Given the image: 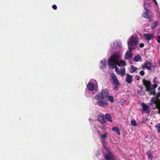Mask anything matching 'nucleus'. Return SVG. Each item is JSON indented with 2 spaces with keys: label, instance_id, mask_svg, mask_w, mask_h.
<instances>
[{
  "label": "nucleus",
  "instance_id": "nucleus-27",
  "mask_svg": "<svg viewBox=\"0 0 160 160\" xmlns=\"http://www.w3.org/2000/svg\"><path fill=\"white\" fill-rule=\"evenodd\" d=\"M108 100L111 102L113 103L114 102V100L113 97L112 96H109L108 97Z\"/></svg>",
  "mask_w": 160,
  "mask_h": 160
},
{
  "label": "nucleus",
  "instance_id": "nucleus-9",
  "mask_svg": "<svg viewBox=\"0 0 160 160\" xmlns=\"http://www.w3.org/2000/svg\"><path fill=\"white\" fill-rule=\"evenodd\" d=\"M154 38V35L153 34L145 33L143 34V38L144 40L148 42L150 40Z\"/></svg>",
  "mask_w": 160,
  "mask_h": 160
},
{
  "label": "nucleus",
  "instance_id": "nucleus-6",
  "mask_svg": "<svg viewBox=\"0 0 160 160\" xmlns=\"http://www.w3.org/2000/svg\"><path fill=\"white\" fill-rule=\"evenodd\" d=\"M151 4L150 3H146L144 2L143 6L145 11L144 13L142 14V16L143 17L146 18H148L149 17L148 14L150 12V10L146 8V7L148 6V7L151 6Z\"/></svg>",
  "mask_w": 160,
  "mask_h": 160
},
{
  "label": "nucleus",
  "instance_id": "nucleus-23",
  "mask_svg": "<svg viewBox=\"0 0 160 160\" xmlns=\"http://www.w3.org/2000/svg\"><path fill=\"white\" fill-rule=\"evenodd\" d=\"M105 117L106 118L108 121L109 122H112V118L110 114L108 113L106 114L105 115Z\"/></svg>",
  "mask_w": 160,
  "mask_h": 160
},
{
  "label": "nucleus",
  "instance_id": "nucleus-1",
  "mask_svg": "<svg viewBox=\"0 0 160 160\" xmlns=\"http://www.w3.org/2000/svg\"><path fill=\"white\" fill-rule=\"evenodd\" d=\"M120 54H113L108 60V65L110 69L115 68V71L117 74H120V72L116 63L120 58Z\"/></svg>",
  "mask_w": 160,
  "mask_h": 160
},
{
  "label": "nucleus",
  "instance_id": "nucleus-30",
  "mask_svg": "<svg viewBox=\"0 0 160 160\" xmlns=\"http://www.w3.org/2000/svg\"><path fill=\"white\" fill-rule=\"evenodd\" d=\"M125 69H122L120 71V74L122 77H123V76L125 73Z\"/></svg>",
  "mask_w": 160,
  "mask_h": 160
},
{
  "label": "nucleus",
  "instance_id": "nucleus-2",
  "mask_svg": "<svg viewBox=\"0 0 160 160\" xmlns=\"http://www.w3.org/2000/svg\"><path fill=\"white\" fill-rule=\"evenodd\" d=\"M139 43V39L136 37L132 35L128 39V48L130 50L135 49Z\"/></svg>",
  "mask_w": 160,
  "mask_h": 160
},
{
  "label": "nucleus",
  "instance_id": "nucleus-22",
  "mask_svg": "<svg viewBox=\"0 0 160 160\" xmlns=\"http://www.w3.org/2000/svg\"><path fill=\"white\" fill-rule=\"evenodd\" d=\"M159 22L158 21L154 22L152 25L151 26V29L152 30L155 29L158 25Z\"/></svg>",
  "mask_w": 160,
  "mask_h": 160
},
{
  "label": "nucleus",
  "instance_id": "nucleus-18",
  "mask_svg": "<svg viewBox=\"0 0 160 160\" xmlns=\"http://www.w3.org/2000/svg\"><path fill=\"white\" fill-rule=\"evenodd\" d=\"M98 119L100 122L102 124L105 123V120L104 118V115L103 114L100 113L98 116Z\"/></svg>",
  "mask_w": 160,
  "mask_h": 160
},
{
  "label": "nucleus",
  "instance_id": "nucleus-26",
  "mask_svg": "<svg viewBox=\"0 0 160 160\" xmlns=\"http://www.w3.org/2000/svg\"><path fill=\"white\" fill-rule=\"evenodd\" d=\"M137 70V68L133 66L132 65L130 67V72L131 73H133L134 72Z\"/></svg>",
  "mask_w": 160,
  "mask_h": 160
},
{
  "label": "nucleus",
  "instance_id": "nucleus-10",
  "mask_svg": "<svg viewBox=\"0 0 160 160\" xmlns=\"http://www.w3.org/2000/svg\"><path fill=\"white\" fill-rule=\"evenodd\" d=\"M97 104L99 106H102L103 107H107L108 106V103L106 101H104L102 100L98 101L97 102Z\"/></svg>",
  "mask_w": 160,
  "mask_h": 160
},
{
  "label": "nucleus",
  "instance_id": "nucleus-35",
  "mask_svg": "<svg viewBox=\"0 0 160 160\" xmlns=\"http://www.w3.org/2000/svg\"><path fill=\"white\" fill-rule=\"evenodd\" d=\"M157 41L158 43H160V36H158V38Z\"/></svg>",
  "mask_w": 160,
  "mask_h": 160
},
{
  "label": "nucleus",
  "instance_id": "nucleus-33",
  "mask_svg": "<svg viewBox=\"0 0 160 160\" xmlns=\"http://www.w3.org/2000/svg\"><path fill=\"white\" fill-rule=\"evenodd\" d=\"M144 44L143 43H142L139 44V46L140 48H142L144 47Z\"/></svg>",
  "mask_w": 160,
  "mask_h": 160
},
{
  "label": "nucleus",
  "instance_id": "nucleus-14",
  "mask_svg": "<svg viewBox=\"0 0 160 160\" xmlns=\"http://www.w3.org/2000/svg\"><path fill=\"white\" fill-rule=\"evenodd\" d=\"M132 50H130V49H129V50H128L127 51L125 57V59H131L132 57V54L131 52Z\"/></svg>",
  "mask_w": 160,
  "mask_h": 160
},
{
  "label": "nucleus",
  "instance_id": "nucleus-32",
  "mask_svg": "<svg viewBox=\"0 0 160 160\" xmlns=\"http://www.w3.org/2000/svg\"><path fill=\"white\" fill-rule=\"evenodd\" d=\"M139 74L141 75V76H143V75H144L145 74V72H144V71L143 70H142V71H141L139 72Z\"/></svg>",
  "mask_w": 160,
  "mask_h": 160
},
{
  "label": "nucleus",
  "instance_id": "nucleus-5",
  "mask_svg": "<svg viewBox=\"0 0 160 160\" xmlns=\"http://www.w3.org/2000/svg\"><path fill=\"white\" fill-rule=\"evenodd\" d=\"M116 43L117 47V48H115L114 51L115 52L113 54L118 55L119 54H120V57L122 55V42L119 40L116 41Z\"/></svg>",
  "mask_w": 160,
  "mask_h": 160
},
{
  "label": "nucleus",
  "instance_id": "nucleus-7",
  "mask_svg": "<svg viewBox=\"0 0 160 160\" xmlns=\"http://www.w3.org/2000/svg\"><path fill=\"white\" fill-rule=\"evenodd\" d=\"M151 104H155L157 108L158 109L159 112L160 114V103L158 100V97H155L153 98L151 100Z\"/></svg>",
  "mask_w": 160,
  "mask_h": 160
},
{
  "label": "nucleus",
  "instance_id": "nucleus-40",
  "mask_svg": "<svg viewBox=\"0 0 160 160\" xmlns=\"http://www.w3.org/2000/svg\"><path fill=\"white\" fill-rule=\"evenodd\" d=\"M155 79H156V78H154L153 80H154V81H155Z\"/></svg>",
  "mask_w": 160,
  "mask_h": 160
},
{
  "label": "nucleus",
  "instance_id": "nucleus-20",
  "mask_svg": "<svg viewBox=\"0 0 160 160\" xmlns=\"http://www.w3.org/2000/svg\"><path fill=\"white\" fill-rule=\"evenodd\" d=\"M132 77L133 76H131L128 74H126V81L128 83H131L132 81Z\"/></svg>",
  "mask_w": 160,
  "mask_h": 160
},
{
  "label": "nucleus",
  "instance_id": "nucleus-36",
  "mask_svg": "<svg viewBox=\"0 0 160 160\" xmlns=\"http://www.w3.org/2000/svg\"><path fill=\"white\" fill-rule=\"evenodd\" d=\"M153 2H154V3H155V4L157 5V6H158V3H157V1H156V0H152Z\"/></svg>",
  "mask_w": 160,
  "mask_h": 160
},
{
  "label": "nucleus",
  "instance_id": "nucleus-34",
  "mask_svg": "<svg viewBox=\"0 0 160 160\" xmlns=\"http://www.w3.org/2000/svg\"><path fill=\"white\" fill-rule=\"evenodd\" d=\"M52 8L54 10H56L57 8V7L55 5H53L52 6Z\"/></svg>",
  "mask_w": 160,
  "mask_h": 160
},
{
  "label": "nucleus",
  "instance_id": "nucleus-15",
  "mask_svg": "<svg viewBox=\"0 0 160 160\" xmlns=\"http://www.w3.org/2000/svg\"><path fill=\"white\" fill-rule=\"evenodd\" d=\"M142 67L143 68H146L148 70H151V63L149 61H146L145 62L144 64L142 65Z\"/></svg>",
  "mask_w": 160,
  "mask_h": 160
},
{
  "label": "nucleus",
  "instance_id": "nucleus-4",
  "mask_svg": "<svg viewBox=\"0 0 160 160\" xmlns=\"http://www.w3.org/2000/svg\"><path fill=\"white\" fill-rule=\"evenodd\" d=\"M143 84L147 91L151 94L154 93L155 88L153 85L151 84L150 82L148 81H145L143 82Z\"/></svg>",
  "mask_w": 160,
  "mask_h": 160
},
{
  "label": "nucleus",
  "instance_id": "nucleus-17",
  "mask_svg": "<svg viewBox=\"0 0 160 160\" xmlns=\"http://www.w3.org/2000/svg\"><path fill=\"white\" fill-rule=\"evenodd\" d=\"M94 98L97 101L104 100L102 96V95L101 93V92H99L97 93L95 96Z\"/></svg>",
  "mask_w": 160,
  "mask_h": 160
},
{
  "label": "nucleus",
  "instance_id": "nucleus-8",
  "mask_svg": "<svg viewBox=\"0 0 160 160\" xmlns=\"http://www.w3.org/2000/svg\"><path fill=\"white\" fill-rule=\"evenodd\" d=\"M97 133L102 140V143L105 145L106 144V140L108 138V133L105 132L102 134L99 131H97Z\"/></svg>",
  "mask_w": 160,
  "mask_h": 160
},
{
  "label": "nucleus",
  "instance_id": "nucleus-12",
  "mask_svg": "<svg viewBox=\"0 0 160 160\" xmlns=\"http://www.w3.org/2000/svg\"><path fill=\"white\" fill-rule=\"evenodd\" d=\"M101 93L102 95V96L104 99H106L109 96V93L107 89H105L102 91Z\"/></svg>",
  "mask_w": 160,
  "mask_h": 160
},
{
  "label": "nucleus",
  "instance_id": "nucleus-19",
  "mask_svg": "<svg viewBox=\"0 0 160 160\" xmlns=\"http://www.w3.org/2000/svg\"><path fill=\"white\" fill-rule=\"evenodd\" d=\"M106 60L103 59L100 62V68L101 69L105 68L107 66Z\"/></svg>",
  "mask_w": 160,
  "mask_h": 160
},
{
  "label": "nucleus",
  "instance_id": "nucleus-37",
  "mask_svg": "<svg viewBox=\"0 0 160 160\" xmlns=\"http://www.w3.org/2000/svg\"><path fill=\"white\" fill-rule=\"evenodd\" d=\"M157 96L158 97H160V92H158L157 94Z\"/></svg>",
  "mask_w": 160,
  "mask_h": 160
},
{
  "label": "nucleus",
  "instance_id": "nucleus-25",
  "mask_svg": "<svg viewBox=\"0 0 160 160\" xmlns=\"http://www.w3.org/2000/svg\"><path fill=\"white\" fill-rule=\"evenodd\" d=\"M141 57L140 55L135 56L133 59V60L135 62H138L141 59Z\"/></svg>",
  "mask_w": 160,
  "mask_h": 160
},
{
  "label": "nucleus",
  "instance_id": "nucleus-41",
  "mask_svg": "<svg viewBox=\"0 0 160 160\" xmlns=\"http://www.w3.org/2000/svg\"><path fill=\"white\" fill-rule=\"evenodd\" d=\"M158 90L160 91V87L158 88Z\"/></svg>",
  "mask_w": 160,
  "mask_h": 160
},
{
  "label": "nucleus",
  "instance_id": "nucleus-21",
  "mask_svg": "<svg viewBox=\"0 0 160 160\" xmlns=\"http://www.w3.org/2000/svg\"><path fill=\"white\" fill-rule=\"evenodd\" d=\"M119 59L118 60L116 64L118 66H125L126 65V62L124 60H121L120 61H118Z\"/></svg>",
  "mask_w": 160,
  "mask_h": 160
},
{
  "label": "nucleus",
  "instance_id": "nucleus-16",
  "mask_svg": "<svg viewBox=\"0 0 160 160\" xmlns=\"http://www.w3.org/2000/svg\"><path fill=\"white\" fill-rule=\"evenodd\" d=\"M141 106L143 110L144 111L148 113H149V108L146 104L144 103H141Z\"/></svg>",
  "mask_w": 160,
  "mask_h": 160
},
{
  "label": "nucleus",
  "instance_id": "nucleus-3",
  "mask_svg": "<svg viewBox=\"0 0 160 160\" xmlns=\"http://www.w3.org/2000/svg\"><path fill=\"white\" fill-rule=\"evenodd\" d=\"M87 88L89 91L92 92L94 94L98 91V83L96 80L92 79L89 81L87 85Z\"/></svg>",
  "mask_w": 160,
  "mask_h": 160
},
{
  "label": "nucleus",
  "instance_id": "nucleus-39",
  "mask_svg": "<svg viewBox=\"0 0 160 160\" xmlns=\"http://www.w3.org/2000/svg\"><path fill=\"white\" fill-rule=\"evenodd\" d=\"M158 62H159V63L160 64V59L159 60Z\"/></svg>",
  "mask_w": 160,
  "mask_h": 160
},
{
  "label": "nucleus",
  "instance_id": "nucleus-13",
  "mask_svg": "<svg viewBox=\"0 0 160 160\" xmlns=\"http://www.w3.org/2000/svg\"><path fill=\"white\" fill-rule=\"evenodd\" d=\"M104 158L107 160H114L115 159L113 155L111 152H108V154L105 155Z\"/></svg>",
  "mask_w": 160,
  "mask_h": 160
},
{
  "label": "nucleus",
  "instance_id": "nucleus-11",
  "mask_svg": "<svg viewBox=\"0 0 160 160\" xmlns=\"http://www.w3.org/2000/svg\"><path fill=\"white\" fill-rule=\"evenodd\" d=\"M111 76L113 80V84L115 85L118 86L119 85L118 81L115 74L113 73H111Z\"/></svg>",
  "mask_w": 160,
  "mask_h": 160
},
{
  "label": "nucleus",
  "instance_id": "nucleus-31",
  "mask_svg": "<svg viewBox=\"0 0 160 160\" xmlns=\"http://www.w3.org/2000/svg\"><path fill=\"white\" fill-rule=\"evenodd\" d=\"M155 127L157 128V130L158 132L160 133V125L158 124L157 125H156Z\"/></svg>",
  "mask_w": 160,
  "mask_h": 160
},
{
  "label": "nucleus",
  "instance_id": "nucleus-29",
  "mask_svg": "<svg viewBox=\"0 0 160 160\" xmlns=\"http://www.w3.org/2000/svg\"><path fill=\"white\" fill-rule=\"evenodd\" d=\"M148 157L149 159L152 160V153L150 152H147Z\"/></svg>",
  "mask_w": 160,
  "mask_h": 160
},
{
  "label": "nucleus",
  "instance_id": "nucleus-28",
  "mask_svg": "<svg viewBox=\"0 0 160 160\" xmlns=\"http://www.w3.org/2000/svg\"><path fill=\"white\" fill-rule=\"evenodd\" d=\"M131 124L132 125L134 126H136L137 125V123L136 122V121L134 119H133L131 120Z\"/></svg>",
  "mask_w": 160,
  "mask_h": 160
},
{
  "label": "nucleus",
  "instance_id": "nucleus-24",
  "mask_svg": "<svg viewBox=\"0 0 160 160\" xmlns=\"http://www.w3.org/2000/svg\"><path fill=\"white\" fill-rule=\"evenodd\" d=\"M112 130L114 132H116L119 135H120V132L119 129L117 127H113L112 128Z\"/></svg>",
  "mask_w": 160,
  "mask_h": 160
},
{
  "label": "nucleus",
  "instance_id": "nucleus-38",
  "mask_svg": "<svg viewBox=\"0 0 160 160\" xmlns=\"http://www.w3.org/2000/svg\"><path fill=\"white\" fill-rule=\"evenodd\" d=\"M114 89L116 91H117L118 89V88L116 86L115 88Z\"/></svg>",
  "mask_w": 160,
  "mask_h": 160
}]
</instances>
